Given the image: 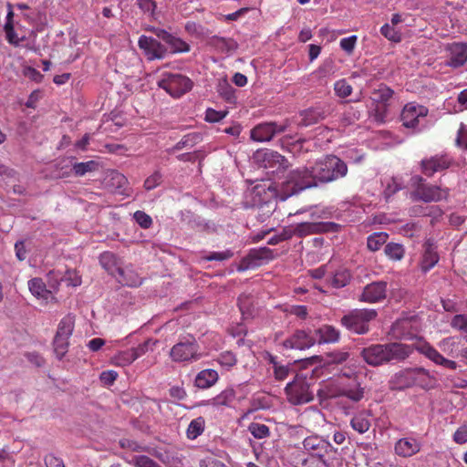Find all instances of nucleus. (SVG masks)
<instances>
[{
	"mask_svg": "<svg viewBox=\"0 0 467 467\" xmlns=\"http://www.w3.org/2000/svg\"><path fill=\"white\" fill-rule=\"evenodd\" d=\"M452 162L447 154L435 155L420 162L421 171L424 175L431 177L435 172L448 169Z\"/></svg>",
	"mask_w": 467,
	"mask_h": 467,
	"instance_id": "ddd939ff",
	"label": "nucleus"
},
{
	"mask_svg": "<svg viewBox=\"0 0 467 467\" xmlns=\"http://www.w3.org/2000/svg\"><path fill=\"white\" fill-rule=\"evenodd\" d=\"M288 126L289 121L287 119L282 123H260L251 130V139L258 142L269 141L275 135L285 132Z\"/></svg>",
	"mask_w": 467,
	"mask_h": 467,
	"instance_id": "6e6552de",
	"label": "nucleus"
},
{
	"mask_svg": "<svg viewBox=\"0 0 467 467\" xmlns=\"http://www.w3.org/2000/svg\"><path fill=\"white\" fill-rule=\"evenodd\" d=\"M285 393L287 401L293 405L308 403L314 400L310 384L303 374L295 375L293 380L286 384Z\"/></svg>",
	"mask_w": 467,
	"mask_h": 467,
	"instance_id": "39448f33",
	"label": "nucleus"
},
{
	"mask_svg": "<svg viewBox=\"0 0 467 467\" xmlns=\"http://www.w3.org/2000/svg\"><path fill=\"white\" fill-rule=\"evenodd\" d=\"M378 316L375 309L361 308L354 309L343 316L340 323L348 330L363 335L369 331V323Z\"/></svg>",
	"mask_w": 467,
	"mask_h": 467,
	"instance_id": "20e7f679",
	"label": "nucleus"
},
{
	"mask_svg": "<svg viewBox=\"0 0 467 467\" xmlns=\"http://www.w3.org/2000/svg\"><path fill=\"white\" fill-rule=\"evenodd\" d=\"M201 140V136L197 132H192L185 135L180 142L177 143V150L183 147H192Z\"/></svg>",
	"mask_w": 467,
	"mask_h": 467,
	"instance_id": "6e6d98bb",
	"label": "nucleus"
},
{
	"mask_svg": "<svg viewBox=\"0 0 467 467\" xmlns=\"http://www.w3.org/2000/svg\"><path fill=\"white\" fill-rule=\"evenodd\" d=\"M157 341L148 339L144 341L142 344H140L138 347L130 348L132 353L134 354L133 356L135 360L141 357L142 355L146 354L148 351H152Z\"/></svg>",
	"mask_w": 467,
	"mask_h": 467,
	"instance_id": "de8ad7c7",
	"label": "nucleus"
},
{
	"mask_svg": "<svg viewBox=\"0 0 467 467\" xmlns=\"http://www.w3.org/2000/svg\"><path fill=\"white\" fill-rule=\"evenodd\" d=\"M380 33L389 41L399 43L401 40L400 34L389 24L381 26Z\"/></svg>",
	"mask_w": 467,
	"mask_h": 467,
	"instance_id": "864d4df0",
	"label": "nucleus"
},
{
	"mask_svg": "<svg viewBox=\"0 0 467 467\" xmlns=\"http://www.w3.org/2000/svg\"><path fill=\"white\" fill-rule=\"evenodd\" d=\"M274 258V252L268 247L252 249L249 251L248 254L241 260L237 270L239 272H244L248 269H254L273 260Z\"/></svg>",
	"mask_w": 467,
	"mask_h": 467,
	"instance_id": "1a4fd4ad",
	"label": "nucleus"
},
{
	"mask_svg": "<svg viewBox=\"0 0 467 467\" xmlns=\"http://www.w3.org/2000/svg\"><path fill=\"white\" fill-rule=\"evenodd\" d=\"M138 45L150 60L163 58L168 53V47L152 36H140Z\"/></svg>",
	"mask_w": 467,
	"mask_h": 467,
	"instance_id": "f8f14e48",
	"label": "nucleus"
},
{
	"mask_svg": "<svg viewBox=\"0 0 467 467\" xmlns=\"http://www.w3.org/2000/svg\"><path fill=\"white\" fill-rule=\"evenodd\" d=\"M395 389H405L413 387L412 368H406L396 373L391 380Z\"/></svg>",
	"mask_w": 467,
	"mask_h": 467,
	"instance_id": "5701e85b",
	"label": "nucleus"
},
{
	"mask_svg": "<svg viewBox=\"0 0 467 467\" xmlns=\"http://www.w3.org/2000/svg\"><path fill=\"white\" fill-rule=\"evenodd\" d=\"M119 282L123 285L136 287L141 285L140 277L131 270H124V275H119Z\"/></svg>",
	"mask_w": 467,
	"mask_h": 467,
	"instance_id": "58836bf2",
	"label": "nucleus"
},
{
	"mask_svg": "<svg viewBox=\"0 0 467 467\" xmlns=\"http://www.w3.org/2000/svg\"><path fill=\"white\" fill-rule=\"evenodd\" d=\"M155 33L159 39L162 40L163 42H165V44L169 45L170 52L174 53L175 36H173L171 34H170L164 29H156Z\"/></svg>",
	"mask_w": 467,
	"mask_h": 467,
	"instance_id": "5fc2aeb1",
	"label": "nucleus"
},
{
	"mask_svg": "<svg viewBox=\"0 0 467 467\" xmlns=\"http://www.w3.org/2000/svg\"><path fill=\"white\" fill-rule=\"evenodd\" d=\"M340 388L336 387L333 383H327L317 390V395L321 399H331L340 397Z\"/></svg>",
	"mask_w": 467,
	"mask_h": 467,
	"instance_id": "a19ab883",
	"label": "nucleus"
},
{
	"mask_svg": "<svg viewBox=\"0 0 467 467\" xmlns=\"http://www.w3.org/2000/svg\"><path fill=\"white\" fill-rule=\"evenodd\" d=\"M316 340L306 331L296 330L292 336L283 341L285 349L303 350L314 346Z\"/></svg>",
	"mask_w": 467,
	"mask_h": 467,
	"instance_id": "dca6fc26",
	"label": "nucleus"
},
{
	"mask_svg": "<svg viewBox=\"0 0 467 467\" xmlns=\"http://www.w3.org/2000/svg\"><path fill=\"white\" fill-rule=\"evenodd\" d=\"M234 256V253L227 249L222 252H211L207 255H204L202 257L203 261L210 262V261H225Z\"/></svg>",
	"mask_w": 467,
	"mask_h": 467,
	"instance_id": "09e8293b",
	"label": "nucleus"
},
{
	"mask_svg": "<svg viewBox=\"0 0 467 467\" xmlns=\"http://www.w3.org/2000/svg\"><path fill=\"white\" fill-rule=\"evenodd\" d=\"M414 350L429 358L435 365L446 369L456 370L458 364L443 357L435 348L426 341H419L414 345L400 342L372 344L364 348L361 357L370 366L378 367L389 363H399L407 359Z\"/></svg>",
	"mask_w": 467,
	"mask_h": 467,
	"instance_id": "f257e3e1",
	"label": "nucleus"
},
{
	"mask_svg": "<svg viewBox=\"0 0 467 467\" xmlns=\"http://www.w3.org/2000/svg\"><path fill=\"white\" fill-rule=\"evenodd\" d=\"M6 39L10 44L18 45L19 39L15 32L13 22H6L5 25Z\"/></svg>",
	"mask_w": 467,
	"mask_h": 467,
	"instance_id": "69168bd1",
	"label": "nucleus"
},
{
	"mask_svg": "<svg viewBox=\"0 0 467 467\" xmlns=\"http://www.w3.org/2000/svg\"><path fill=\"white\" fill-rule=\"evenodd\" d=\"M458 146L467 150V125L461 123L456 139Z\"/></svg>",
	"mask_w": 467,
	"mask_h": 467,
	"instance_id": "0e129e2a",
	"label": "nucleus"
},
{
	"mask_svg": "<svg viewBox=\"0 0 467 467\" xmlns=\"http://www.w3.org/2000/svg\"><path fill=\"white\" fill-rule=\"evenodd\" d=\"M453 441L458 444L467 442V426L462 425L459 427L453 434Z\"/></svg>",
	"mask_w": 467,
	"mask_h": 467,
	"instance_id": "338daca9",
	"label": "nucleus"
},
{
	"mask_svg": "<svg viewBox=\"0 0 467 467\" xmlns=\"http://www.w3.org/2000/svg\"><path fill=\"white\" fill-rule=\"evenodd\" d=\"M370 413L362 410L354 415L350 420L351 427L360 434L367 432L370 428Z\"/></svg>",
	"mask_w": 467,
	"mask_h": 467,
	"instance_id": "cd10ccee",
	"label": "nucleus"
},
{
	"mask_svg": "<svg viewBox=\"0 0 467 467\" xmlns=\"http://www.w3.org/2000/svg\"><path fill=\"white\" fill-rule=\"evenodd\" d=\"M204 427H205V420L202 417H198V418L192 420L190 422L187 431H186L187 437L190 440L196 439L198 436H200L203 432Z\"/></svg>",
	"mask_w": 467,
	"mask_h": 467,
	"instance_id": "c9c22d12",
	"label": "nucleus"
},
{
	"mask_svg": "<svg viewBox=\"0 0 467 467\" xmlns=\"http://www.w3.org/2000/svg\"><path fill=\"white\" fill-rule=\"evenodd\" d=\"M295 370L291 365H283L281 363H275V369L273 370L274 377L278 381L286 379L290 374Z\"/></svg>",
	"mask_w": 467,
	"mask_h": 467,
	"instance_id": "ea45409f",
	"label": "nucleus"
},
{
	"mask_svg": "<svg viewBox=\"0 0 467 467\" xmlns=\"http://www.w3.org/2000/svg\"><path fill=\"white\" fill-rule=\"evenodd\" d=\"M300 126L307 127L314 125L325 119L324 111L316 109H309L301 113Z\"/></svg>",
	"mask_w": 467,
	"mask_h": 467,
	"instance_id": "c756f323",
	"label": "nucleus"
},
{
	"mask_svg": "<svg viewBox=\"0 0 467 467\" xmlns=\"http://www.w3.org/2000/svg\"><path fill=\"white\" fill-rule=\"evenodd\" d=\"M136 223L142 228L148 229L152 224L151 217L143 211H137L133 215Z\"/></svg>",
	"mask_w": 467,
	"mask_h": 467,
	"instance_id": "4d7b16f0",
	"label": "nucleus"
},
{
	"mask_svg": "<svg viewBox=\"0 0 467 467\" xmlns=\"http://www.w3.org/2000/svg\"><path fill=\"white\" fill-rule=\"evenodd\" d=\"M219 379L218 372L214 369H203L195 378V385L199 389H208L214 385Z\"/></svg>",
	"mask_w": 467,
	"mask_h": 467,
	"instance_id": "b1692460",
	"label": "nucleus"
},
{
	"mask_svg": "<svg viewBox=\"0 0 467 467\" xmlns=\"http://www.w3.org/2000/svg\"><path fill=\"white\" fill-rule=\"evenodd\" d=\"M411 322L409 319H399L391 327V333L394 337L399 339H410L412 337L410 333Z\"/></svg>",
	"mask_w": 467,
	"mask_h": 467,
	"instance_id": "c85d7f7f",
	"label": "nucleus"
},
{
	"mask_svg": "<svg viewBox=\"0 0 467 467\" xmlns=\"http://www.w3.org/2000/svg\"><path fill=\"white\" fill-rule=\"evenodd\" d=\"M349 281V274L347 271H339L335 274L332 279V285L335 287H343Z\"/></svg>",
	"mask_w": 467,
	"mask_h": 467,
	"instance_id": "680f3d73",
	"label": "nucleus"
},
{
	"mask_svg": "<svg viewBox=\"0 0 467 467\" xmlns=\"http://www.w3.org/2000/svg\"><path fill=\"white\" fill-rule=\"evenodd\" d=\"M44 462L47 467H65L63 460L52 453L46 455Z\"/></svg>",
	"mask_w": 467,
	"mask_h": 467,
	"instance_id": "774afa93",
	"label": "nucleus"
},
{
	"mask_svg": "<svg viewBox=\"0 0 467 467\" xmlns=\"http://www.w3.org/2000/svg\"><path fill=\"white\" fill-rule=\"evenodd\" d=\"M217 361L222 367L229 369L236 364L237 358L233 352L224 351L219 355Z\"/></svg>",
	"mask_w": 467,
	"mask_h": 467,
	"instance_id": "8fccbe9b",
	"label": "nucleus"
},
{
	"mask_svg": "<svg viewBox=\"0 0 467 467\" xmlns=\"http://www.w3.org/2000/svg\"><path fill=\"white\" fill-rule=\"evenodd\" d=\"M235 400V390L233 388L223 389L220 394L212 400L214 406H231Z\"/></svg>",
	"mask_w": 467,
	"mask_h": 467,
	"instance_id": "473e14b6",
	"label": "nucleus"
},
{
	"mask_svg": "<svg viewBox=\"0 0 467 467\" xmlns=\"http://www.w3.org/2000/svg\"><path fill=\"white\" fill-rule=\"evenodd\" d=\"M238 306L243 315L250 314L252 306V297L249 294H242L238 297Z\"/></svg>",
	"mask_w": 467,
	"mask_h": 467,
	"instance_id": "bf43d9fd",
	"label": "nucleus"
},
{
	"mask_svg": "<svg viewBox=\"0 0 467 467\" xmlns=\"http://www.w3.org/2000/svg\"><path fill=\"white\" fill-rule=\"evenodd\" d=\"M136 3L145 16L155 18L156 3L154 0H136Z\"/></svg>",
	"mask_w": 467,
	"mask_h": 467,
	"instance_id": "a18cd8bd",
	"label": "nucleus"
},
{
	"mask_svg": "<svg viewBox=\"0 0 467 467\" xmlns=\"http://www.w3.org/2000/svg\"><path fill=\"white\" fill-rule=\"evenodd\" d=\"M386 296L387 282H372L364 287L359 300L366 303H377L385 299Z\"/></svg>",
	"mask_w": 467,
	"mask_h": 467,
	"instance_id": "2eb2a0df",
	"label": "nucleus"
},
{
	"mask_svg": "<svg viewBox=\"0 0 467 467\" xmlns=\"http://www.w3.org/2000/svg\"><path fill=\"white\" fill-rule=\"evenodd\" d=\"M451 326L467 334V315H455L451 321Z\"/></svg>",
	"mask_w": 467,
	"mask_h": 467,
	"instance_id": "13d9d810",
	"label": "nucleus"
},
{
	"mask_svg": "<svg viewBox=\"0 0 467 467\" xmlns=\"http://www.w3.org/2000/svg\"><path fill=\"white\" fill-rule=\"evenodd\" d=\"M384 253L389 259L400 261L404 257L405 250L400 244L389 243L384 248Z\"/></svg>",
	"mask_w": 467,
	"mask_h": 467,
	"instance_id": "e433bc0d",
	"label": "nucleus"
},
{
	"mask_svg": "<svg viewBox=\"0 0 467 467\" xmlns=\"http://www.w3.org/2000/svg\"><path fill=\"white\" fill-rule=\"evenodd\" d=\"M326 224L323 223H301L296 225L292 232L298 237L306 236L326 231Z\"/></svg>",
	"mask_w": 467,
	"mask_h": 467,
	"instance_id": "393cba45",
	"label": "nucleus"
},
{
	"mask_svg": "<svg viewBox=\"0 0 467 467\" xmlns=\"http://www.w3.org/2000/svg\"><path fill=\"white\" fill-rule=\"evenodd\" d=\"M439 260L437 246L432 239H427L423 244V251L419 263L420 269L423 273H427L438 264Z\"/></svg>",
	"mask_w": 467,
	"mask_h": 467,
	"instance_id": "4468645a",
	"label": "nucleus"
},
{
	"mask_svg": "<svg viewBox=\"0 0 467 467\" xmlns=\"http://www.w3.org/2000/svg\"><path fill=\"white\" fill-rule=\"evenodd\" d=\"M420 443L414 438H401L395 444V452L401 457H410L420 451Z\"/></svg>",
	"mask_w": 467,
	"mask_h": 467,
	"instance_id": "6ab92c4d",
	"label": "nucleus"
},
{
	"mask_svg": "<svg viewBox=\"0 0 467 467\" xmlns=\"http://www.w3.org/2000/svg\"><path fill=\"white\" fill-rule=\"evenodd\" d=\"M410 199L413 201H421L424 202H437L447 199L449 190L437 185L430 184L420 175H414L410 178Z\"/></svg>",
	"mask_w": 467,
	"mask_h": 467,
	"instance_id": "7ed1b4c3",
	"label": "nucleus"
},
{
	"mask_svg": "<svg viewBox=\"0 0 467 467\" xmlns=\"http://www.w3.org/2000/svg\"><path fill=\"white\" fill-rule=\"evenodd\" d=\"M198 345L192 336H188L177 343V361L197 359Z\"/></svg>",
	"mask_w": 467,
	"mask_h": 467,
	"instance_id": "f3484780",
	"label": "nucleus"
},
{
	"mask_svg": "<svg viewBox=\"0 0 467 467\" xmlns=\"http://www.w3.org/2000/svg\"><path fill=\"white\" fill-rule=\"evenodd\" d=\"M428 109L425 106L415 102H410L403 107L400 114L402 124L406 128L416 129L428 115Z\"/></svg>",
	"mask_w": 467,
	"mask_h": 467,
	"instance_id": "9d476101",
	"label": "nucleus"
},
{
	"mask_svg": "<svg viewBox=\"0 0 467 467\" xmlns=\"http://www.w3.org/2000/svg\"><path fill=\"white\" fill-rule=\"evenodd\" d=\"M394 90L384 83H380L371 92V100L374 105L373 118L379 123L385 122L389 107L391 106Z\"/></svg>",
	"mask_w": 467,
	"mask_h": 467,
	"instance_id": "423d86ee",
	"label": "nucleus"
},
{
	"mask_svg": "<svg viewBox=\"0 0 467 467\" xmlns=\"http://www.w3.org/2000/svg\"><path fill=\"white\" fill-rule=\"evenodd\" d=\"M251 434L256 439H264L269 436L270 431L265 424L253 422L248 427Z\"/></svg>",
	"mask_w": 467,
	"mask_h": 467,
	"instance_id": "79ce46f5",
	"label": "nucleus"
},
{
	"mask_svg": "<svg viewBox=\"0 0 467 467\" xmlns=\"http://www.w3.org/2000/svg\"><path fill=\"white\" fill-rule=\"evenodd\" d=\"M193 82L185 76L177 74V98L192 90Z\"/></svg>",
	"mask_w": 467,
	"mask_h": 467,
	"instance_id": "37998d69",
	"label": "nucleus"
},
{
	"mask_svg": "<svg viewBox=\"0 0 467 467\" xmlns=\"http://www.w3.org/2000/svg\"><path fill=\"white\" fill-rule=\"evenodd\" d=\"M28 288L33 296L42 299L46 304L55 300L53 293L47 289L46 284L41 278H32L28 281Z\"/></svg>",
	"mask_w": 467,
	"mask_h": 467,
	"instance_id": "4be33fe9",
	"label": "nucleus"
},
{
	"mask_svg": "<svg viewBox=\"0 0 467 467\" xmlns=\"http://www.w3.org/2000/svg\"><path fill=\"white\" fill-rule=\"evenodd\" d=\"M75 327V316L67 314L58 323L56 335L70 337Z\"/></svg>",
	"mask_w": 467,
	"mask_h": 467,
	"instance_id": "7c9ffc66",
	"label": "nucleus"
},
{
	"mask_svg": "<svg viewBox=\"0 0 467 467\" xmlns=\"http://www.w3.org/2000/svg\"><path fill=\"white\" fill-rule=\"evenodd\" d=\"M413 387L417 386L423 389H434L437 385V379L431 372L422 368H413Z\"/></svg>",
	"mask_w": 467,
	"mask_h": 467,
	"instance_id": "a211bd4d",
	"label": "nucleus"
},
{
	"mask_svg": "<svg viewBox=\"0 0 467 467\" xmlns=\"http://www.w3.org/2000/svg\"><path fill=\"white\" fill-rule=\"evenodd\" d=\"M133 463L135 467H160L152 459L145 455L135 456Z\"/></svg>",
	"mask_w": 467,
	"mask_h": 467,
	"instance_id": "e2e57ef3",
	"label": "nucleus"
},
{
	"mask_svg": "<svg viewBox=\"0 0 467 467\" xmlns=\"http://www.w3.org/2000/svg\"><path fill=\"white\" fill-rule=\"evenodd\" d=\"M318 336V343H336L339 340L340 332L336 327L330 325H324L320 327L317 331Z\"/></svg>",
	"mask_w": 467,
	"mask_h": 467,
	"instance_id": "a878e982",
	"label": "nucleus"
},
{
	"mask_svg": "<svg viewBox=\"0 0 467 467\" xmlns=\"http://www.w3.org/2000/svg\"><path fill=\"white\" fill-rule=\"evenodd\" d=\"M340 397H346L354 402H358L364 397V389L360 384L353 380L349 385L340 388Z\"/></svg>",
	"mask_w": 467,
	"mask_h": 467,
	"instance_id": "bb28decb",
	"label": "nucleus"
},
{
	"mask_svg": "<svg viewBox=\"0 0 467 467\" xmlns=\"http://www.w3.org/2000/svg\"><path fill=\"white\" fill-rule=\"evenodd\" d=\"M158 85L160 88L164 89L168 94H170L172 98L175 97V76L172 74H169L168 78H161Z\"/></svg>",
	"mask_w": 467,
	"mask_h": 467,
	"instance_id": "3c124183",
	"label": "nucleus"
},
{
	"mask_svg": "<svg viewBox=\"0 0 467 467\" xmlns=\"http://www.w3.org/2000/svg\"><path fill=\"white\" fill-rule=\"evenodd\" d=\"M295 235V232H292L291 228H284L278 234L272 236L267 244L270 245L278 244L281 242L291 239Z\"/></svg>",
	"mask_w": 467,
	"mask_h": 467,
	"instance_id": "603ef678",
	"label": "nucleus"
},
{
	"mask_svg": "<svg viewBox=\"0 0 467 467\" xmlns=\"http://www.w3.org/2000/svg\"><path fill=\"white\" fill-rule=\"evenodd\" d=\"M69 338L67 337L55 335L53 339V348L56 357L60 360L68 351Z\"/></svg>",
	"mask_w": 467,
	"mask_h": 467,
	"instance_id": "2f4dec72",
	"label": "nucleus"
},
{
	"mask_svg": "<svg viewBox=\"0 0 467 467\" xmlns=\"http://www.w3.org/2000/svg\"><path fill=\"white\" fill-rule=\"evenodd\" d=\"M389 238L388 234L379 232L374 233L368 237L367 246L372 252L379 251L381 246L387 242Z\"/></svg>",
	"mask_w": 467,
	"mask_h": 467,
	"instance_id": "f704fd0d",
	"label": "nucleus"
},
{
	"mask_svg": "<svg viewBox=\"0 0 467 467\" xmlns=\"http://www.w3.org/2000/svg\"><path fill=\"white\" fill-rule=\"evenodd\" d=\"M99 163L95 161H88L85 162H76L73 164L72 171L78 177H82L88 172L99 170Z\"/></svg>",
	"mask_w": 467,
	"mask_h": 467,
	"instance_id": "72a5a7b5",
	"label": "nucleus"
},
{
	"mask_svg": "<svg viewBox=\"0 0 467 467\" xmlns=\"http://www.w3.org/2000/svg\"><path fill=\"white\" fill-rule=\"evenodd\" d=\"M450 60L448 65L452 67L463 66L467 61V44L452 43L449 47Z\"/></svg>",
	"mask_w": 467,
	"mask_h": 467,
	"instance_id": "412c9836",
	"label": "nucleus"
},
{
	"mask_svg": "<svg viewBox=\"0 0 467 467\" xmlns=\"http://www.w3.org/2000/svg\"><path fill=\"white\" fill-rule=\"evenodd\" d=\"M100 265L111 275H124V269L120 266L119 259L111 252H104L99 255Z\"/></svg>",
	"mask_w": 467,
	"mask_h": 467,
	"instance_id": "aec40b11",
	"label": "nucleus"
},
{
	"mask_svg": "<svg viewBox=\"0 0 467 467\" xmlns=\"http://www.w3.org/2000/svg\"><path fill=\"white\" fill-rule=\"evenodd\" d=\"M162 182V176L159 171H155L152 175L149 176L144 182V188L150 191L159 186Z\"/></svg>",
	"mask_w": 467,
	"mask_h": 467,
	"instance_id": "052dcab7",
	"label": "nucleus"
},
{
	"mask_svg": "<svg viewBox=\"0 0 467 467\" xmlns=\"http://www.w3.org/2000/svg\"><path fill=\"white\" fill-rule=\"evenodd\" d=\"M255 159L264 168L273 169V172L285 170L289 165L286 158L277 151L267 149L257 150Z\"/></svg>",
	"mask_w": 467,
	"mask_h": 467,
	"instance_id": "9b49d317",
	"label": "nucleus"
},
{
	"mask_svg": "<svg viewBox=\"0 0 467 467\" xmlns=\"http://www.w3.org/2000/svg\"><path fill=\"white\" fill-rule=\"evenodd\" d=\"M334 90L337 97L345 99L352 93V87L346 79H339L334 84Z\"/></svg>",
	"mask_w": 467,
	"mask_h": 467,
	"instance_id": "c03bdc74",
	"label": "nucleus"
},
{
	"mask_svg": "<svg viewBox=\"0 0 467 467\" xmlns=\"http://www.w3.org/2000/svg\"><path fill=\"white\" fill-rule=\"evenodd\" d=\"M133 355L130 348L120 351L113 357V363L119 367L129 366L135 361Z\"/></svg>",
	"mask_w": 467,
	"mask_h": 467,
	"instance_id": "4c0bfd02",
	"label": "nucleus"
},
{
	"mask_svg": "<svg viewBox=\"0 0 467 467\" xmlns=\"http://www.w3.org/2000/svg\"><path fill=\"white\" fill-rule=\"evenodd\" d=\"M306 451L317 457L326 467H332V462L327 458L328 454H337V449L329 441L317 435L306 437L303 441Z\"/></svg>",
	"mask_w": 467,
	"mask_h": 467,
	"instance_id": "0eeeda50",
	"label": "nucleus"
},
{
	"mask_svg": "<svg viewBox=\"0 0 467 467\" xmlns=\"http://www.w3.org/2000/svg\"><path fill=\"white\" fill-rule=\"evenodd\" d=\"M348 173V166L336 155H326L318 159L310 168L292 171L285 182L287 196L343 178Z\"/></svg>",
	"mask_w": 467,
	"mask_h": 467,
	"instance_id": "f03ea898",
	"label": "nucleus"
},
{
	"mask_svg": "<svg viewBox=\"0 0 467 467\" xmlns=\"http://www.w3.org/2000/svg\"><path fill=\"white\" fill-rule=\"evenodd\" d=\"M228 115V110H216L208 108L205 111L204 119L210 123H216L223 119Z\"/></svg>",
	"mask_w": 467,
	"mask_h": 467,
	"instance_id": "49530a36",
	"label": "nucleus"
}]
</instances>
